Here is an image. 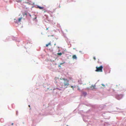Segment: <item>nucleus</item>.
Segmentation results:
<instances>
[{"instance_id": "f257e3e1", "label": "nucleus", "mask_w": 126, "mask_h": 126, "mask_svg": "<svg viewBox=\"0 0 126 126\" xmlns=\"http://www.w3.org/2000/svg\"><path fill=\"white\" fill-rule=\"evenodd\" d=\"M62 79L63 80V83L62 82L60 83V85L61 86L60 88H62L64 87L65 88H67L69 85V80L65 78H63Z\"/></svg>"}, {"instance_id": "f03ea898", "label": "nucleus", "mask_w": 126, "mask_h": 126, "mask_svg": "<svg viewBox=\"0 0 126 126\" xmlns=\"http://www.w3.org/2000/svg\"><path fill=\"white\" fill-rule=\"evenodd\" d=\"M103 68V67L102 66H100L99 67H96V69L95 71L97 72H102Z\"/></svg>"}, {"instance_id": "7ed1b4c3", "label": "nucleus", "mask_w": 126, "mask_h": 126, "mask_svg": "<svg viewBox=\"0 0 126 126\" xmlns=\"http://www.w3.org/2000/svg\"><path fill=\"white\" fill-rule=\"evenodd\" d=\"M25 1L23 2V3H26L28 5L31 4L30 1L29 0H25Z\"/></svg>"}, {"instance_id": "20e7f679", "label": "nucleus", "mask_w": 126, "mask_h": 126, "mask_svg": "<svg viewBox=\"0 0 126 126\" xmlns=\"http://www.w3.org/2000/svg\"><path fill=\"white\" fill-rule=\"evenodd\" d=\"M122 97V96L121 95H117L116 96V98L118 100H119Z\"/></svg>"}, {"instance_id": "39448f33", "label": "nucleus", "mask_w": 126, "mask_h": 126, "mask_svg": "<svg viewBox=\"0 0 126 126\" xmlns=\"http://www.w3.org/2000/svg\"><path fill=\"white\" fill-rule=\"evenodd\" d=\"M22 18H18V21L16 20V21H15V22L16 23H17L18 22H20L21 19Z\"/></svg>"}, {"instance_id": "423d86ee", "label": "nucleus", "mask_w": 126, "mask_h": 126, "mask_svg": "<svg viewBox=\"0 0 126 126\" xmlns=\"http://www.w3.org/2000/svg\"><path fill=\"white\" fill-rule=\"evenodd\" d=\"M51 45L50 42L48 44L46 45V47H47L49 46H51Z\"/></svg>"}, {"instance_id": "0eeeda50", "label": "nucleus", "mask_w": 126, "mask_h": 126, "mask_svg": "<svg viewBox=\"0 0 126 126\" xmlns=\"http://www.w3.org/2000/svg\"><path fill=\"white\" fill-rule=\"evenodd\" d=\"M72 58L73 59H76L77 58V57H76V56L75 55H73Z\"/></svg>"}, {"instance_id": "6e6552de", "label": "nucleus", "mask_w": 126, "mask_h": 126, "mask_svg": "<svg viewBox=\"0 0 126 126\" xmlns=\"http://www.w3.org/2000/svg\"><path fill=\"white\" fill-rule=\"evenodd\" d=\"M38 8H39V9H43V7H40L39 6H38L37 7Z\"/></svg>"}, {"instance_id": "1a4fd4ad", "label": "nucleus", "mask_w": 126, "mask_h": 126, "mask_svg": "<svg viewBox=\"0 0 126 126\" xmlns=\"http://www.w3.org/2000/svg\"><path fill=\"white\" fill-rule=\"evenodd\" d=\"M23 15L24 16H27V13L26 12H25L24 13H23Z\"/></svg>"}, {"instance_id": "9d476101", "label": "nucleus", "mask_w": 126, "mask_h": 126, "mask_svg": "<svg viewBox=\"0 0 126 126\" xmlns=\"http://www.w3.org/2000/svg\"><path fill=\"white\" fill-rule=\"evenodd\" d=\"M70 87H71V88H73V90H74V88H74V87H76L75 86H70Z\"/></svg>"}, {"instance_id": "9b49d317", "label": "nucleus", "mask_w": 126, "mask_h": 126, "mask_svg": "<svg viewBox=\"0 0 126 126\" xmlns=\"http://www.w3.org/2000/svg\"><path fill=\"white\" fill-rule=\"evenodd\" d=\"M58 54L59 55H61L62 54V53L61 52L60 53H58Z\"/></svg>"}, {"instance_id": "f8f14e48", "label": "nucleus", "mask_w": 126, "mask_h": 126, "mask_svg": "<svg viewBox=\"0 0 126 126\" xmlns=\"http://www.w3.org/2000/svg\"><path fill=\"white\" fill-rule=\"evenodd\" d=\"M83 94L84 95H85L86 94V92H84Z\"/></svg>"}, {"instance_id": "ddd939ff", "label": "nucleus", "mask_w": 126, "mask_h": 126, "mask_svg": "<svg viewBox=\"0 0 126 126\" xmlns=\"http://www.w3.org/2000/svg\"><path fill=\"white\" fill-rule=\"evenodd\" d=\"M65 63V62H63V63H60V65H62L63 64H64V63Z\"/></svg>"}, {"instance_id": "4468645a", "label": "nucleus", "mask_w": 126, "mask_h": 126, "mask_svg": "<svg viewBox=\"0 0 126 126\" xmlns=\"http://www.w3.org/2000/svg\"><path fill=\"white\" fill-rule=\"evenodd\" d=\"M102 85L104 86H105V85H104V84H101Z\"/></svg>"}, {"instance_id": "2eb2a0df", "label": "nucleus", "mask_w": 126, "mask_h": 126, "mask_svg": "<svg viewBox=\"0 0 126 126\" xmlns=\"http://www.w3.org/2000/svg\"><path fill=\"white\" fill-rule=\"evenodd\" d=\"M78 90H80V89L79 88H78Z\"/></svg>"}, {"instance_id": "dca6fc26", "label": "nucleus", "mask_w": 126, "mask_h": 126, "mask_svg": "<svg viewBox=\"0 0 126 126\" xmlns=\"http://www.w3.org/2000/svg\"><path fill=\"white\" fill-rule=\"evenodd\" d=\"M29 15L30 16H31V15L30 14H29Z\"/></svg>"}, {"instance_id": "f3484780", "label": "nucleus", "mask_w": 126, "mask_h": 126, "mask_svg": "<svg viewBox=\"0 0 126 126\" xmlns=\"http://www.w3.org/2000/svg\"><path fill=\"white\" fill-rule=\"evenodd\" d=\"M48 28H47V29H46V30H48Z\"/></svg>"}, {"instance_id": "a211bd4d", "label": "nucleus", "mask_w": 126, "mask_h": 126, "mask_svg": "<svg viewBox=\"0 0 126 126\" xmlns=\"http://www.w3.org/2000/svg\"><path fill=\"white\" fill-rule=\"evenodd\" d=\"M29 107H30V105H29Z\"/></svg>"}, {"instance_id": "6ab92c4d", "label": "nucleus", "mask_w": 126, "mask_h": 126, "mask_svg": "<svg viewBox=\"0 0 126 126\" xmlns=\"http://www.w3.org/2000/svg\"><path fill=\"white\" fill-rule=\"evenodd\" d=\"M93 59H94V57H93Z\"/></svg>"}, {"instance_id": "aec40b11", "label": "nucleus", "mask_w": 126, "mask_h": 126, "mask_svg": "<svg viewBox=\"0 0 126 126\" xmlns=\"http://www.w3.org/2000/svg\"><path fill=\"white\" fill-rule=\"evenodd\" d=\"M13 123H12V125H13Z\"/></svg>"}, {"instance_id": "412c9836", "label": "nucleus", "mask_w": 126, "mask_h": 126, "mask_svg": "<svg viewBox=\"0 0 126 126\" xmlns=\"http://www.w3.org/2000/svg\"><path fill=\"white\" fill-rule=\"evenodd\" d=\"M73 49H75V48H74Z\"/></svg>"}, {"instance_id": "4be33fe9", "label": "nucleus", "mask_w": 126, "mask_h": 126, "mask_svg": "<svg viewBox=\"0 0 126 126\" xmlns=\"http://www.w3.org/2000/svg\"><path fill=\"white\" fill-rule=\"evenodd\" d=\"M51 36H53V35H51Z\"/></svg>"}, {"instance_id": "5701e85b", "label": "nucleus", "mask_w": 126, "mask_h": 126, "mask_svg": "<svg viewBox=\"0 0 126 126\" xmlns=\"http://www.w3.org/2000/svg\"><path fill=\"white\" fill-rule=\"evenodd\" d=\"M15 20H16V19H14Z\"/></svg>"}]
</instances>
